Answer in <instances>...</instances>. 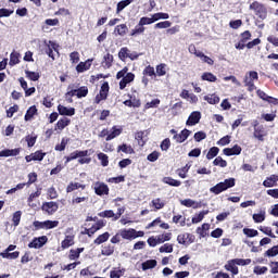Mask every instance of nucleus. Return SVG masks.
<instances>
[{"label":"nucleus","instance_id":"34","mask_svg":"<svg viewBox=\"0 0 278 278\" xmlns=\"http://www.w3.org/2000/svg\"><path fill=\"white\" fill-rule=\"evenodd\" d=\"M112 62H114V55L106 53L103 56V62H102L104 68H110L112 66Z\"/></svg>","mask_w":278,"mask_h":278},{"label":"nucleus","instance_id":"20","mask_svg":"<svg viewBox=\"0 0 278 278\" xmlns=\"http://www.w3.org/2000/svg\"><path fill=\"white\" fill-rule=\"evenodd\" d=\"M180 204L185 205V207H193V210H199V207H201V203L192 199L180 200Z\"/></svg>","mask_w":278,"mask_h":278},{"label":"nucleus","instance_id":"31","mask_svg":"<svg viewBox=\"0 0 278 278\" xmlns=\"http://www.w3.org/2000/svg\"><path fill=\"white\" fill-rule=\"evenodd\" d=\"M18 255H21V252L15 251L13 253L10 252H1L0 257H3L4 260H17Z\"/></svg>","mask_w":278,"mask_h":278},{"label":"nucleus","instance_id":"46","mask_svg":"<svg viewBox=\"0 0 278 278\" xmlns=\"http://www.w3.org/2000/svg\"><path fill=\"white\" fill-rule=\"evenodd\" d=\"M253 220H254V223H264V220H266V212L261 211L260 213L254 214Z\"/></svg>","mask_w":278,"mask_h":278},{"label":"nucleus","instance_id":"19","mask_svg":"<svg viewBox=\"0 0 278 278\" xmlns=\"http://www.w3.org/2000/svg\"><path fill=\"white\" fill-rule=\"evenodd\" d=\"M277 182H278V176L271 175L263 181V186L265 188H273V187L277 186Z\"/></svg>","mask_w":278,"mask_h":278},{"label":"nucleus","instance_id":"48","mask_svg":"<svg viewBox=\"0 0 278 278\" xmlns=\"http://www.w3.org/2000/svg\"><path fill=\"white\" fill-rule=\"evenodd\" d=\"M153 23H155L153 15H151V17H141L139 21V26L144 27V25H153Z\"/></svg>","mask_w":278,"mask_h":278},{"label":"nucleus","instance_id":"3","mask_svg":"<svg viewBox=\"0 0 278 278\" xmlns=\"http://www.w3.org/2000/svg\"><path fill=\"white\" fill-rule=\"evenodd\" d=\"M250 10H253L256 16L261 18V21H264V18H266L268 14V12L266 11V8L260 2H253L252 4H250Z\"/></svg>","mask_w":278,"mask_h":278},{"label":"nucleus","instance_id":"21","mask_svg":"<svg viewBox=\"0 0 278 278\" xmlns=\"http://www.w3.org/2000/svg\"><path fill=\"white\" fill-rule=\"evenodd\" d=\"M103 227H105V222L99 220L92 228L87 229V236H94V233H97L99 229H103Z\"/></svg>","mask_w":278,"mask_h":278},{"label":"nucleus","instance_id":"53","mask_svg":"<svg viewBox=\"0 0 278 278\" xmlns=\"http://www.w3.org/2000/svg\"><path fill=\"white\" fill-rule=\"evenodd\" d=\"M218 151H220V149L213 147L208 150L206 157L208 160H214V157H216V155H218Z\"/></svg>","mask_w":278,"mask_h":278},{"label":"nucleus","instance_id":"33","mask_svg":"<svg viewBox=\"0 0 278 278\" xmlns=\"http://www.w3.org/2000/svg\"><path fill=\"white\" fill-rule=\"evenodd\" d=\"M204 101H207L211 105H216V103H220V98L216 94H207L204 97Z\"/></svg>","mask_w":278,"mask_h":278},{"label":"nucleus","instance_id":"52","mask_svg":"<svg viewBox=\"0 0 278 278\" xmlns=\"http://www.w3.org/2000/svg\"><path fill=\"white\" fill-rule=\"evenodd\" d=\"M21 216H23V212H21V211H16L13 214L12 222H13L14 227H18V225L21 223Z\"/></svg>","mask_w":278,"mask_h":278},{"label":"nucleus","instance_id":"4","mask_svg":"<svg viewBox=\"0 0 278 278\" xmlns=\"http://www.w3.org/2000/svg\"><path fill=\"white\" fill-rule=\"evenodd\" d=\"M169 134H173V139L178 142L179 144H181V142H186V140H188L190 134H192V131L188 130V129H184L182 131H180V134H177V130L172 129L169 130Z\"/></svg>","mask_w":278,"mask_h":278},{"label":"nucleus","instance_id":"57","mask_svg":"<svg viewBox=\"0 0 278 278\" xmlns=\"http://www.w3.org/2000/svg\"><path fill=\"white\" fill-rule=\"evenodd\" d=\"M236 266H249L251 264V258H233Z\"/></svg>","mask_w":278,"mask_h":278},{"label":"nucleus","instance_id":"58","mask_svg":"<svg viewBox=\"0 0 278 278\" xmlns=\"http://www.w3.org/2000/svg\"><path fill=\"white\" fill-rule=\"evenodd\" d=\"M203 81H216V76L212 73H204L201 76Z\"/></svg>","mask_w":278,"mask_h":278},{"label":"nucleus","instance_id":"38","mask_svg":"<svg viewBox=\"0 0 278 278\" xmlns=\"http://www.w3.org/2000/svg\"><path fill=\"white\" fill-rule=\"evenodd\" d=\"M172 236L173 235L170 232H165L163 235L156 236V240L159 244H164V242H168L170 240Z\"/></svg>","mask_w":278,"mask_h":278},{"label":"nucleus","instance_id":"61","mask_svg":"<svg viewBox=\"0 0 278 278\" xmlns=\"http://www.w3.org/2000/svg\"><path fill=\"white\" fill-rule=\"evenodd\" d=\"M160 105V99H154L151 102L146 103L144 110H151V108H157Z\"/></svg>","mask_w":278,"mask_h":278},{"label":"nucleus","instance_id":"6","mask_svg":"<svg viewBox=\"0 0 278 278\" xmlns=\"http://www.w3.org/2000/svg\"><path fill=\"white\" fill-rule=\"evenodd\" d=\"M60 225L58 220L34 222L36 229H55Z\"/></svg>","mask_w":278,"mask_h":278},{"label":"nucleus","instance_id":"8","mask_svg":"<svg viewBox=\"0 0 278 278\" xmlns=\"http://www.w3.org/2000/svg\"><path fill=\"white\" fill-rule=\"evenodd\" d=\"M49 239L47 238V236H41L38 238L33 239V241L28 244L29 249H42V247H45V244H47V241Z\"/></svg>","mask_w":278,"mask_h":278},{"label":"nucleus","instance_id":"5","mask_svg":"<svg viewBox=\"0 0 278 278\" xmlns=\"http://www.w3.org/2000/svg\"><path fill=\"white\" fill-rule=\"evenodd\" d=\"M92 188L98 197H103L104 194H110V187L105 182L96 181Z\"/></svg>","mask_w":278,"mask_h":278},{"label":"nucleus","instance_id":"41","mask_svg":"<svg viewBox=\"0 0 278 278\" xmlns=\"http://www.w3.org/2000/svg\"><path fill=\"white\" fill-rule=\"evenodd\" d=\"M25 75L30 81H38L40 79V74L38 72L25 71Z\"/></svg>","mask_w":278,"mask_h":278},{"label":"nucleus","instance_id":"17","mask_svg":"<svg viewBox=\"0 0 278 278\" xmlns=\"http://www.w3.org/2000/svg\"><path fill=\"white\" fill-rule=\"evenodd\" d=\"M242 153V148L238 144H235L232 148H225L224 155H240Z\"/></svg>","mask_w":278,"mask_h":278},{"label":"nucleus","instance_id":"10","mask_svg":"<svg viewBox=\"0 0 278 278\" xmlns=\"http://www.w3.org/2000/svg\"><path fill=\"white\" fill-rule=\"evenodd\" d=\"M110 92V85L104 83L101 86L99 94L96 97V103H101V101H105L108 99V93Z\"/></svg>","mask_w":278,"mask_h":278},{"label":"nucleus","instance_id":"50","mask_svg":"<svg viewBox=\"0 0 278 278\" xmlns=\"http://www.w3.org/2000/svg\"><path fill=\"white\" fill-rule=\"evenodd\" d=\"M131 0H122L121 2L117 3V10L116 13L119 14L123 12V9L127 8V5H130Z\"/></svg>","mask_w":278,"mask_h":278},{"label":"nucleus","instance_id":"47","mask_svg":"<svg viewBox=\"0 0 278 278\" xmlns=\"http://www.w3.org/2000/svg\"><path fill=\"white\" fill-rule=\"evenodd\" d=\"M99 216L101 218H113V220H116V214L114 213V211L109 210V211H103L101 213H99Z\"/></svg>","mask_w":278,"mask_h":278},{"label":"nucleus","instance_id":"29","mask_svg":"<svg viewBox=\"0 0 278 278\" xmlns=\"http://www.w3.org/2000/svg\"><path fill=\"white\" fill-rule=\"evenodd\" d=\"M207 214H210V211H202V212H200L198 215L192 217L191 223L193 225H197V224L201 223V220H203V218H205V216H207Z\"/></svg>","mask_w":278,"mask_h":278},{"label":"nucleus","instance_id":"63","mask_svg":"<svg viewBox=\"0 0 278 278\" xmlns=\"http://www.w3.org/2000/svg\"><path fill=\"white\" fill-rule=\"evenodd\" d=\"M70 61L73 63V64H78L79 62V52L77 51H74L70 54Z\"/></svg>","mask_w":278,"mask_h":278},{"label":"nucleus","instance_id":"40","mask_svg":"<svg viewBox=\"0 0 278 278\" xmlns=\"http://www.w3.org/2000/svg\"><path fill=\"white\" fill-rule=\"evenodd\" d=\"M152 17L154 20V23H157V21H166V20L170 18L168 13H154V14H152Z\"/></svg>","mask_w":278,"mask_h":278},{"label":"nucleus","instance_id":"7","mask_svg":"<svg viewBox=\"0 0 278 278\" xmlns=\"http://www.w3.org/2000/svg\"><path fill=\"white\" fill-rule=\"evenodd\" d=\"M58 202H45L41 206L42 212H46L49 216H53L59 210Z\"/></svg>","mask_w":278,"mask_h":278},{"label":"nucleus","instance_id":"37","mask_svg":"<svg viewBox=\"0 0 278 278\" xmlns=\"http://www.w3.org/2000/svg\"><path fill=\"white\" fill-rule=\"evenodd\" d=\"M157 266V261L149 260L142 263V270H149L151 268H155Z\"/></svg>","mask_w":278,"mask_h":278},{"label":"nucleus","instance_id":"44","mask_svg":"<svg viewBox=\"0 0 278 278\" xmlns=\"http://www.w3.org/2000/svg\"><path fill=\"white\" fill-rule=\"evenodd\" d=\"M118 58L122 60V62H125L129 58V48L124 47L118 52Z\"/></svg>","mask_w":278,"mask_h":278},{"label":"nucleus","instance_id":"39","mask_svg":"<svg viewBox=\"0 0 278 278\" xmlns=\"http://www.w3.org/2000/svg\"><path fill=\"white\" fill-rule=\"evenodd\" d=\"M18 58H21V53L18 52H12L11 55H10V66H16V64H18V62H21L18 60Z\"/></svg>","mask_w":278,"mask_h":278},{"label":"nucleus","instance_id":"59","mask_svg":"<svg viewBox=\"0 0 278 278\" xmlns=\"http://www.w3.org/2000/svg\"><path fill=\"white\" fill-rule=\"evenodd\" d=\"M143 75H148V77H155V68L151 65H148L144 70H143Z\"/></svg>","mask_w":278,"mask_h":278},{"label":"nucleus","instance_id":"35","mask_svg":"<svg viewBox=\"0 0 278 278\" xmlns=\"http://www.w3.org/2000/svg\"><path fill=\"white\" fill-rule=\"evenodd\" d=\"M73 244H75V240H74L73 236H67L62 241L61 247H62V249H68V247H73Z\"/></svg>","mask_w":278,"mask_h":278},{"label":"nucleus","instance_id":"14","mask_svg":"<svg viewBox=\"0 0 278 278\" xmlns=\"http://www.w3.org/2000/svg\"><path fill=\"white\" fill-rule=\"evenodd\" d=\"M92 62H94L93 59H88L85 62L78 63V65L76 66V72L86 73V71H90V66H92Z\"/></svg>","mask_w":278,"mask_h":278},{"label":"nucleus","instance_id":"23","mask_svg":"<svg viewBox=\"0 0 278 278\" xmlns=\"http://www.w3.org/2000/svg\"><path fill=\"white\" fill-rule=\"evenodd\" d=\"M68 125H71V119L63 117L56 123L55 131H62L65 127H68Z\"/></svg>","mask_w":278,"mask_h":278},{"label":"nucleus","instance_id":"60","mask_svg":"<svg viewBox=\"0 0 278 278\" xmlns=\"http://www.w3.org/2000/svg\"><path fill=\"white\" fill-rule=\"evenodd\" d=\"M160 253H173V244L165 243L160 248Z\"/></svg>","mask_w":278,"mask_h":278},{"label":"nucleus","instance_id":"62","mask_svg":"<svg viewBox=\"0 0 278 278\" xmlns=\"http://www.w3.org/2000/svg\"><path fill=\"white\" fill-rule=\"evenodd\" d=\"M114 253V245H106L102 249V255L110 256Z\"/></svg>","mask_w":278,"mask_h":278},{"label":"nucleus","instance_id":"27","mask_svg":"<svg viewBox=\"0 0 278 278\" xmlns=\"http://www.w3.org/2000/svg\"><path fill=\"white\" fill-rule=\"evenodd\" d=\"M89 199L90 198L88 197V193H86L83 197L73 198L72 204L73 205H81V203H88Z\"/></svg>","mask_w":278,"mask_h":278},{"label":"nucleus","instance_id":"49","mask_svg":"<svg viewBox=\"0 0 278 278\" xmlns=\"http://www.w3.org/2000/svg\"><path fill=\"white\" fill-rule=\"evenodd\" d=\"M98 160H100L101 162V166H108L110 164V160L108 157V154L103 153V152H100L98 154Z\"/></svg>","mask_w":278,"mask_h":278},{"label":"nucleus","instance_id":"2","mask_svg":"<svg viewBox=\"0 0 278 278\" xmlns=\"http://www.w3.org/2000/svg\"><path fill=\"white\" fill-rule=\"evenodd\" d=\"M260 79V75L255 71H250L244 76V84L248 87L250 92H253L255 90V81Z\"/></svg>","mask_w":278,"mask_h":278},{"label":"nucleus","instance_id":"51","mask_svg":"<svg viewBox=\"0 0 278 278\" xmlns=\"http://www.w3.org/2000/svg\"><path fill=\"white\" fill-rule=\"evenodd\" d=\"M173 223H175L176 225L179 224L180 227H186V217H184L182 215H176L173 217Z\"/></svg>","mask_w":278,"mask_h":278},{"label":"nucleus","instance_id":"64","mask_svg":"<svg viewBox=\"0 0 278 278\" xmlns=\"http://www.w3.org/2000/svg\"><path fill=\"white\" fill-rule=\"evenodd\" d=\"M267 257H275L278 255V245L273 247L271 249L266 251Z\"/></svg>","mask_w":278,"mask_h":278},{"label":"nucleus","instance_id":"12","mask_svg":"<svg viewBox=\"0 0 278 278\" xmlns=\"http://www.w3.org/2000/svg\"><path fill=\"white\" fill-rule=\"evenodd\" d=\"M45 155L47 153L42 151H36L35 153H31L30 155H26L25 160L26 162H42L45 160Z\"/></svg>","mask_w":278,"mask_h":278},{"label":"nucleus","instance_id":"13","mask_svg":"<svg viewBox=\"0 0 278 278\" xmlns=\"http://www.w3.org/2000/svg\"><path fill=\"white\" fill-rule=\"evenodd\" d=\"M119 236L124 240H136V229L129 228V229H121Z\"/></svg>","mask_w":278,"mask_h":278},{"label":"nucleus","instance_id":"36","mask_svg":"<svg viewBox=\"0 0 278 278\" xmlns=\"http://www.w3.org/2000/svg\"><path fill=\"white\" fill-rule=\"evenodd\" d=\"M118 153H126L128 155H131V153H134V148L131 146H127L126 143L118 146L117 148Z\"/></svg>","mask_w":278,"mask_h":278},{"label":"nucleus","instance_id":"55","mask_svg":"<svg viewBox=\"0 0 278 278\" xmlns=\"http://www.w3.org/2000/svg\"><path fill=\"white\" fill-rule=\"evenodd\" d=\"M87 96H88V87H80L76 89V97L78 99H81L83 97H87Z\"/></svg>","mask_w":278,"mask_h":278},{"label":"nucleus","instance_id":"1","mask_svg":"<svg viewBox=\"0 0 278 278\" xmlns=\"http://www.w3.org/2000/svg\"><path fill=\"white\" fill-rule=\"evenodd\" d=\"M233 186H236V178H228L210 188V192L212 194H220L222 192L229 190V188H233Z\"/></svg>","mask_w":278,"mask_h":278},{"label":"nucleus","instance_id":"24","mask_svg":"<svg viewBox=\"0 0 278 278\" xmlns=\"http://www.w3.org/2000/svg\"><path fill=\"white\" fill-rule=\"evenodd\" d=\"M135 139L137 140L139 147H144L147 142V132L146 131H139L135 135Z\"/></svg>","mask_w":278,"mask_h":278},{"label":"nucleus","instance_id":"9","mask_svg":"<svg viewBox=\"0 0 278 278\" xmlns=\"http://www.w3.org/2000/svg\"><path fill=\"white\" fill-rule=\"evenodd\" d=\"M58 43L53 42V41H49L48 43V48L46 50V53L49 55V58H51L52 60H55V56L59 58L60 56V52L58 51Z\"/></svg>","mask_w":278,"mask_h":278},{"label":"nucleus","instance_id":"32","mask_svg":"<svg viewBox=\"0 0 278 278\" xmlns=\"http://www.w3.org/2000/svg\"><path fill=\"white\" fill-rule=\"evenodd\" d=\"M225 268L232 273V275H238V266H236V263L233 260H230L227 262V264L225 265Z\"/></svg>","mask_w":278,"mask_h":278},{"label":"nucleus","instance_id":"22","mask_svg":"<svg viewBox=\"0 0 278 278\" xmlns=\"http://www.w3.org/2000/svg\"><path fill=\"white\" fill-rule=\"evenodd\" d=\"M21 153V149H12V150H2L0 151V157H15V155H18Z\"/></svg>","mask_w":278,"mask_h":278},{"label":"nucleus","instance_id":"25","mask_svg":"<svg viewBox=\"0 0 278 278\" xmlns=\"http://www.w3.org/2000/svg\"><path fill=\"white\" fill-rule=\"evenodd\" d=\"M119 134H123V128L114 126L112 128V131L106 137V142H110V140H114V138H117Z\"/></svg>","mask_w":278,"mask_h":278},{"label":"nucleus","instance_id":"16","mask_svg":"<svg viewBox=\"0 0 278 278\" xmlns=\"http://www.w3.org/2000/svg\"><path fill=\"white\" fill-rule=\"evenodd\" d=\"M58 112L61 116H75V108H66L62 104H59Z\"/></svg>","mask_w":278,"mask_h":278},{"label":"nucleus","instance_id":"56","mask_svg":"<svg viewBox=\"0 0 278 278\" xmlns=\"http://www.w3.org/2000/svg\"><path fill=\"white\" fill-rule=\"evenodd\" d=\"M213 164L214 166H220V168H227V161L223 160L220 156H217Z\"/></svg>","mask_w":278,"mask_h":278},{"label":"nucleus","instance_id":"42","mask_svg":"<svg viewBox=\"0 0 278 278\" xmlns=\"http://www.w3.org/2000/svg\"><path fill=\"white\" fill-rule=\"evenodd\" d=\"M115 31L118 34V36H125L127 31H129V28L126 24H121L115 27Z\"/></svg>","mask_w":278,"mask_h":278},{"label":"nucleus","instance_id":"15","mask_svg":"<svg viewBox=\"0 0 278 278\" xmlns=\"http://www.w3.org/2000/svg\"><path fill=\"white\" fill-rule=\"evenodd\" d=\"M134 79H136V75L128 72L126 77L122 78L119 81V90H125V88H127V84H131Z\"/></svg>","mask_w":278,"mask_h":278},{"label":"nucleus","instance_id":"43","mask_svg":"<svg viewBox=\"0 0 278 278\" xmlns=\"http://www.w3.org/2000/svg\"><path fill=\"white\" fill-rule=\"evenodd\" d=\"M78 188H81L84 190L86 186L79 182H71L66 188V192H74V190H78Z\"/></svg>","mask_w":278,"mask_h":278},{"label":"nucleus","instance_id":"28","mask_svg":"<svg viewBox=\"0 0 278 278\" xmlns=\"http://www.w3.org/2000/svg\"><path fill=\"white\" fill-rule=\"evenodd\" d=\"M37 114H38V109H36V105H33L27 110L24 118L26 122L31 121L34 116H36Z\"/></svg>","mask_w":278,"mask_h":278},{"label":"nucleus","instance_id":"45","mask_svg":"<svg viewBox=\"0 0 278 278\" xmlns=\"http://www.w3.org/2000/svg\"><path fill=\"white\" fill-rule=\"evenodd\" d=\"M108 240H110V232H104L94 240V244H103V242H108Z\"/></svg>","mask_w":278,"mask_h":278},{"label":"nucleus","instance_id":"11","mask_svg":"<svg viewBox=\"0 0 278 278\" xmlns=\"http://www.w3.org/2000/svg\"><path fill=\"white\" fill-rule=\"evenodd\" d=\"M201 121V112L199 111H193L187 122L186 125H188L189 127H194V125H199V122Z\"/></svg>","mask_w":278,"mask_h":278},{"label":"nucleus","instance_id":"26","mask_svg":"<svg viewBox=\"0 0 278 278\" xmlns=\"http://www.w3.org/2000/svg\"><path fill=\"white\" fill-rule=\"evenodd\" d=\"M162 181L163 184H167V186H173L174 188H179V186H181V181L176 180L173 177H164Z\"/></svg>","mask_w":278,"mask_h":278},{"label":"nucleus","instance_id":"18","mask_svg":"<svg viewBox=\"0 0 278 278\" xmlns=\"http://www.w3.org/2000/svg\"><path fill=\"white\" fill-rule=\"evenodd\" d=\"M73 97H77V87L75 85H70L67 87V92L65 93V99L68 103H73Z\"/></svg>","mask_w":278,"mask_h":278},{"label":"nucleus","instance_id":"54","mask_svg":"<svg viewBox=\"0 0 278 278\" xmlns=\"http://www.w3.org/2000/svg\"><path fill=\"white\" fill-rule=\"evenodd\" d=\"M156 75L157 77H164L166 75V64L162 63L156 66Z\"/></svg>","mask_w":278,"mask_h":278},{"label":"nucleus","instance_id":"30","mask_svg":"<svg viewBox=\"0 0 278 278\" xmlns=\"http://www.w3.org/2000/svg\"><path fill=\"white\" fill-rule=\"evenodd\" d=\"M151 207H155L156 210H162L164 208V205H166V202L164 200L156 198L153 199L150 203Z\"/></svg>","mask_w":278,"mask_h":278}]
</instances>
